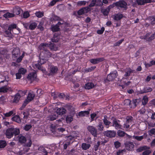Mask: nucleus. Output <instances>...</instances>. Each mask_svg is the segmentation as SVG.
Here are the masks:
<instances>
[{
    "mask_svg": "<svg viewBox=\"0 0 155 155\" xmlns=\"http://www.w3.org/2000/svg\"><path fill=\"white\" fill-rule=\"evenodd\" d=\"M32 127L31 124H26L24 127V129L26 131H28Z\"/></svg>",
    "mask_w": 155,
    "mask_h": 155,
    "instance_id": "58",
    "label": "nucleus"
},
{
    "mask_svg": "<svg viewBox=\"0 0 155 155\" xmlns=\"http://www.w3.org/2000/svg\"><path fill=\"white\" fill-rule=\"evenodd\" d=\"M36 16L38 18H41L44 16L43 12H38L35 13Z\"/></svg>",
    "mask_w": 155,
    "mask_h": 155,
    "instance_id": "46",
    "label": "nucleus"
},
{
    "mask_svg": "<svg viewBox=\"0 0 155 155\" xmlns=\"http://www.w3.org/2000/svg\"><path fill=\"white\" fill-rule=\"evenodd\" d=\"M9 90V88L5 86L2 87L0 88V92L5 93Z\"/></svg>",
    "mask_w": 155,
    "mask_h": 155,
    "instance_id": "39",
    "label": "nucleus"
},
{
    "mask_svg": "<svg viewBox=\"0 0 155 155\" xmlns=\"http://www.w3.org/2000/svg\"><path fill=\"white\" fill-rule=\"evenodd\" d=\"M94 86L93 83L91 82H89L86 84L85 87L87 89H90L92 88Z\"/></svg>",
    "mask_w": 155,
    "mask_h": 155,
    "instance_id": "24",
    "label": "nucleus"
},
{
    "mask_svg": "<svg viewBox=\"0 0 155 155\" xmlns=\"http://www.w3.org/2000/svg\"><path fill=\"white\" fill-rule=\"evenodd\" d=\"M126 149L129 151H133L134 150V145L133 142L127 141L124 143Z\"/></svg>",
    "mask_w": 155,
    "mask_h": 155,
    "instance_id": "9",
    "label": "nucleus"
},
{
    "mask_svg": "<svg viewBox=\"0 0 155 155\" xmlns=\"http://www.w3.org/2000/svg\"><path fill=\"white\" fill-rule=\"evenodd\" d=\"M15 15L14 14L7 12L3 15V17L6 18H8L14 17Z\"/></svg>",
    "mask_w": 155,
    "mask_h": 155,
    "instance_id": "29",
    "label": "nucleus"
},
{
    "mask_svg": "<svg viewBox=\"0 0 155 155\" xmlns=\"http://www.w3.org/2000/svg\"><path fill=\"white\" fill-rule=\"evenodd\" d=\"M7 145L5 141L4 140H0V148H4Z\"/></svg>",
    "mask_w": 155,
    "mask_h": 155,
    "instance_id": "37",
    "label": "nucleus"
},
{
    "mask_svg": "<svg viewBox=\"0 0 155 155\" xmlns=\"http://www.w3.org/2000/svg\"><path fill=\"white\" fill-rule=\"evenodd\" d=\"M114 145L115 148L117 149L120 147L121 143L119 141H117L114 143Z\"/></svg>",
    "mask_w": 155,
    "mask_h": 155,
    "instance_id": "57",
    "label": "nucleus"
},
{
    "mask_svg": "<svg viewBox=\"0 0 155 155\" xmlns=\"http://www.w3.org/2000/svg\"><path fill=\"white\" fill-rule=\"evenodd\" d=\"M111 119L112 120L113 125L112 126L114 127L116 129L120 128L121 126L117 122V119L114 117L111 118Z\"/></svg>",
    "mask_w": 155,
    "mask_h": 155,
    "instance_id": "12",
    "label": "nucleus"
},
{
    "mask_svg": "<svg viewBox=\"0 0 155 155\" xmlns=\"http://www.w3.org/2000/svg\"><path fill=\"white\" fill-rule=\"evenodd\" d=\"M148 101V98L146 96H144L143 97L142 100V104L144 105H146Z\"/></svg>",
    "mask_w": 155,
    "mask_h": 155,
    "instance_id": "42",
    "label": "nucleus"
},
{
    "mask_svg": "<svg viewBox=\"0 0 155 155\" xmlns=\"http://www.w3.org/2000/svg\"><path fill=\"white\" fill-rule=\"evenodd\" d=\"M97 3H99V5L96 4V5L97 6H101L102 4V2L101 0H92L90 4L89 5L88 7L89 8V7H91L94 6Z\"/></svg>",
    "mask_w": 155,
    "mask_h": 155,
    "instance_id": "14",
    "label": "nucleus"
},
{
    "mask_svg": "<svg viewBox=\"0 0 155 155\" xmlns=\"http://www.w3.org/2000/svg\"><path fill=\"white\" fill-rule=\"evenodd\" d=\"M66 110L63 108H59L56 110L57 114L59 115H62L66 113Z\"/></svg>",
    "mask_w": 155,
    "mask_h": 155,
    "instance_id": "17",
    "label": "nucleus"
},
{
    "mask_svg": "<svg viewBox=\"0 0 155 155\" xmlns=\"http://www.w3.org/2000/svg\"><path fill=\"white\" fill-rule=\"evenodd\" d=\"M104 60L103 58H98L96 59H92L90 60V61L91 63L96 64L101 61H102Z\"/></svg>",
    "mask_w": 155,
    "mask_h": 155,
    "instance_id": "15",
    "label": "nucleus"
},
{
    "mask_svg": "<svg viewBox=\"0 0 155 155\" xmlns=\"http://www.w3.org/2000/svg\"><path fill=\"white\" fill-rule=\"evenodd\" d=\"M38 150L39 151H41L43 153H45V154H46L47 153L48 154V153L45 149V148L42 146H40L38 148Z\"/></svg>",
    "mask_w": 155,
    "mask_h": 155,
    "instance_id": "50",
    "label": "nucleus"
},
{
    "mask_svg": "<svg viewBox=\"0 0 155 155\" xmlns=\"http://www.w3.org/2000/svg\"><path fill=\"white\" fill-rule=\"evenodd\" d=\"M12 120L15 121L18 123H21V120L18 115H15L12 118Z\"/></svg>",
    "mask_w": 155,
    "mask_h": 155,
    "instance_id": "23",
    "label": "nucleus"
},
{
    "mask_svg": "<svg viewBox=\"0 0 155 155\" xmlns=\"http://www.w3.org/2000/svg\"><path fill=\"white\" fill-rule=\"evenodd\" d=\"M150 147L146 146L140 147L136 150V151L137 152H142L144 150H149Z\"/></svg>",
    "mask_w": 155,
    "mask_h": 155,
    "instance_id": "22",
    "label": "nucleus"
},
{
    "mask_svg": "<svg viewBox=\"0 0 155 155\" xmlns=\"http://www.w3.org/2000/svg\"><path fill=\"white\" fill-rule=\"evenodd\" d=\"M6 36L9 37L10 38H12V35L11 31H9L8 29L7 30H6L4 32Z\"/></svg>",
    "mask_w": 155,
    "mask_h": 155,
    "instance_id": "31",
    "label": "nucleus"
},
{
    "mask_svg": "<svg viewBox=\"0 0 155 155\" xmlns=\"http://www.w3.org/2000/svg\"><path fill=\"white\" fill-rule=\"evenodd\" d=\"M126 151V150L125 149L119 150L117 151V155H120V153H123L124 152H125Z\"/></svg>",
    "mask_w": 155,
    "mask_h": 155,
    "instance_id": "64",
    "label": "nucleus"
},
{
    "mask_svg": "<svg viewBox=\"0 0 155 155\" xmlns=\"http://www.w3.org/2000/svg\"><path fill=\"white\" fill-rule=\"evenodd\" d=\"M71 143V141H67L64 144V150H66L68 147V146L70 145Z\"/></svg>",
    "mask_w": 155,
    "mask_h": 155,
    "instance_id": "56",
    "label": "nucleus"
},
{
    "mask_svg": "<svg viewBox=\"0 0 155 155\" xmlns=\"http://www.w3.org/2000/svg\"><path fill=\"white\" fill-rule=\"evenodd\" d=\"M91 147L90 144H87L86 143H83L82 144L81 147L83 149L86 150L89 149Z\"/></svg>",
    "mask_w": 155,
    "mask_h": 155,
    "instance_id": "33",
    "label": "nucleus"
},
{
    "mask_svg": "<svg viewBox=\"0 0 155 155\" xmlns=\"http://www.w3.org/2000/svg\"><path fill=\"white\" fill-rule=\"evenodd\" d=\"M86 2L85 1H80L77 3V5L78 6H81L82 5H85L86 4Z\"/></svg>",
    "mask_w": 155,
    "mask_h": 155,
    "instance_id": "54",
    "label": "nucleus"
},
{
    "mask_svg": "<svg viewBox=\"0 0 155 155\" xmlns=\"http://www.w3.org/2000/svg\"><path fill=\"white\" fill-rule=\"evenodd\" d=\"M152 91V89L151 88L147 87L144 88L143 90H141L140 92L141 94H143L151 92Z\"/></svg>",
    "mask_w": 155,
    "mask_h": 155,
    "instance_id": "18",
    "label": "nucleus"
},
{
    "mask_svg": "<svg viewBox=\"0 0 155 155\" xmlns=\"http://www.w3.org/2000/svg\"><path fill=\"white\" fill-rule=\"evenodd\" d=\"M104 134L107 137H114L116 135L115 132L111 130H107L104 131Z\"/></svg>",
    "mask_w": 155,
    "mask_h": 155,
    "instance_id": "13",
    "label": "nucleus"
},
{
    "mask_svg": "<svg viewBox=\"0 0 155 155\" xmlns=\"http://www.w3.org/2000/svg\"><path fill=\"white\" fill-rule=\"evenodd\" d=\"M117 134L118 135L119 137H124L125 134H126L127 136L129 137V138H130V136L128 135L127 134H126L125 132L121 130H118L117 132Z\"/></svg>",
    "mask_w": 155,
    "mask_h": 155,
    "instance_id": "25",
    "label": "nucleus"
},
{
    "mask_svg": "<svg viewBox=\"0 0 155 155\" xmlns=\"http://www.w3.org/2000/svg\"><path fill=\"white\" fill-rule=\"evenodd\" d=\"M115 5L121 8L126 9L127 8V3L123 0L120 1L115 3Z\"/></svg>",
    "mask_w": 155,
    "mask_h": 155,
    "instance_id": "6",
    "label": "nucleus"
},
{
    "mask_svg": "<svg viewBox=\"0 0 155 155\" xmlns=\"http://www.w3.org/2000/svg\"><path fill=\"white\" fill-rule=\"evenodd\" d=\"M12 58L13 60H15L16 58L20 56V51L18 48H16L14 49L12 52Z\"/></svg>",
    "mask_w": 155,
    "mask_h": 155,
    "instance_id": "8",
    "label": "nucleus"
},
{
    "mask_svg": "<svg viewBox=\"0 0 155 155\" xmlns=\"http://www.w3.org/2000/svg\"><path fill=\"white\" fill-rule=\"evenodd\" d=\"M26 141V138L23 136H21L19 137V141L21 143H25Z\"/></svg>",
    "mask_w": 155,
    "mask_h": 155,
    "instance_id": "35",
    "label": "nucleus"
},
{
    "mask_svg": "<svg viewBox=\"0 0 155 155\" xmlns=\"http://www.w3.org/2000/svg\"><path fill=\"white\" fill-rule=\"evenodd\" d=\"M100 142L99 141L97 142V143L94 146V148L95 151H96L98 150V148L99 146Z\"/></svg>",
    "mask_w": 155,
    "mask_h": 155,
    "instance_id": "63",
    "label": "nucleus"
},
{
    "mask_svg": "<svg viewBox=\"0 0 155 155\" xmlns=\"http://www.w3.org/2000/svg\"><path fill=\"white\" fill-rule=\"evenodd\" d=\"M59 40V37L58 36L54 34L53 37L51 38V41L54 42H58Z\"/></svg>",
    "mask_w": 155,
    "mask_h": 155,
    "instance_id": "32",
    "label": "nucleus"
},
{
    "mask_svg": "<svg viewBox=\"0 0 155 155\" xmlns=\"http://www.w3.org/2000/svg\"><path fill=\"white\" fill-rule=\"evenodd\" d=\"M126 123L127 124H131L132 123V122L133 120V117L130 116L127 117L126 118Z\"/></svg>",
    "mask_w": 155,
    "mask_h": 155,
    "instance_id": "34",
    "label": "nucleus"
},
{
    "mask_svg": "<svg viewBox=\"0 0 155 155\" xmlns=\"http://www.w3.org/2000/svg\"><path fill=\"white\" fill-rule=\"evenodd\" d=\"M113 18L115 20L118 21L120 20L124 17L123 15L120 13L113 15Z\"/></svg>",
    "mask_w": 155,
    "mask_h": 155,
    "instance_id": "16",
    "label": "nucleus"
},
{
    "mask_svg": "<svg viewBox=\"0 0 155 155\" xmlns=\"http://www.w3.org/2000/svg\"><path fill=\"white\" fill-rule=\"evenodd\" d=\"M148 19L151 21V24L154 25L155 24V16L149 17Z\"/></svg>",
    "mask_w": 155,
    "mask_h": 155,
    "instance_id": "44",
    "label": "nucleus"
},
{
    "mask_svg": "<svg viewBox=\"0 0 155 155\" xmlns=\"http://www.w3.org/2000/svg\"><path fill=\"white\" fill-rule=\"evenodd\" d=\"M29 16V14L28 12H24L23 14V17L24 18H27Z\"/></svg>",
    "mask_w": 155,
    "mask_h": 155,
    "instance_id": "62",
    "label": "nucleus"
},
{
    "mask_svg": "<svg viewBox=\"0 0 155 155\" xmlns=\"http://www.w3.org/2000/svg\"><path fill=\"white\" fill-rule=\"evenodd\" d=\"M36 73L35 72H33L29 74L28 77V79L33 80L36 78Z\"/></svg>",
    "mask_w": 155,
    "mask_h": 155,
    "instance_id": "20",
    "label": "nucleus"
},
{
    "mask_svg": "<svg viewBox=\"0 0 155 155\" xmlns=\"http://www.w3.org/2000/svg\"><path fill=\"white\" fill-rule=\"evenodd\" d=\"M21 11V9L20 8L18 7H16L13 8V12L14 14L18 15L20 14Z\"/></svg>",
    "mask_w": 155,
    "mask_h": 155,
    "instance_id": "21",
    "label": "nucleus"
},
{
    "mask_svg": "<svg viewBox=\"0 0 155 155\" xmlns=\"http://www.w3.org/2000/svg\"><path fill=\"white\" fill-rule=\"evenodd\" d=\"M48 46V44L47 43H41L39 45L38 48L41 50L39 56L41 58H47L51 56V53L46 48V47Z\"/></svg>",
    "mask_w": 155,
    "mask_h": 155,
    "instance_id": "1",
    "label": "nucleus"
},
{
    "mask_svg": "<svg viewBox=\"0 0 155 155\" xmlns=\"http://www.w3.org/2000/svg\"><path fill=\"white\" fill-rule=\"evenodd\" d=\"M13 113V111L11 110L9 111L8 113H6L5 114H4V115L5 117H8L11 116Z\"/></svg>",
    "mask_w": 155,
    "mask_h": 155,
    "instance_id": "60",
    "label": "nucleus"
},
{
    "mask_svg": "<svg viewBox=\"0 0 155 155\" xmlns=\"http://www.w3.org/2000/svg\"><path fill=\"white\" fill-rule=\"evenodd\" d=\"M137 99H135L133 100L132 101H131L130 107L131 108H134L136 107L137 105Z\"/></svg>",
    "mask_w": 155,
    "mask_h": 155,
    "instance_id": "27",
    "label": "nucleus"
},
{
    "mask_svg": "<svg viewBox=\"0 0 155 155\" xmlns=\"http://www.w3.org/2000/svg\"><path fill=\"white\" fill-rule=\"evenodd\" d=\"M59 27V26L57 25L52 26L51 27V30L53 32L58 31L60 30Z\"/></svg>",
    "mask_w": 155,
    "mask_h": 155,
    "instance_id": "30",
    "label": "nucleus"
},
{
    "mask_svg": "<svg viewBox=\"0 0 155 155\" xmlns=\"http://www.w3.org/2000/svg\"><path fill=\"white\" fill-rule=\"evenodd\" d=\"M104 27H102L101 28V29L100 30H98L97 31V33L98 34H102L104 30Z\"/></svg>",
    "mask_w": 155,
    "mask_h": 155,
    "instance_id": "59",
    "label": "nucleus"
},
{
    "mask_svg": "<svg viewBox=\"0 0 155 155\" xmlns=\"http://www.w3.org/2000/svg\"><path fill=\"white\" fill-rule=\"evenodd\" d=\"M8 29L9 31H12L15 34H18L19 33V31L18 28H17V25L15 24L9 25Z\"/></svg>",
    "mask_w": 155,
    "mask_h": 155,
    "instance_id": "5",
    "label": "nucleus"
},
{
    "mask_svg": "<svg viewBox=\"0 0 155 155\" xmlns=\"http://www.w3.org/2000/svg\"><path fill=\"white\" fill-rule=\"evenodd\" d=\"M131 104V101L128 99H126L124 101V104L126 106L129 105L130 107Z\"/></svg>",
    "mask_w": 155,
    "mask_h": 155,
    "instance_id": "48",
    "label": "nucleus"
},
{
    "mask_svg": "<svg viewBox=\"0 0 155 155\" xmlns=\"http://www.w3.org/2000/svg\"><path fill=\"white\" fill-rule=\"evenodd\" d=\"M18 72L21 74H24L26 72V70L24 68H20L18 70Z\"/></svg>",
    "mask_w": 155,
    "mask_h": 155,
    "instance_id": "43",
    "label": "nucleus"
},
{
    "mask_svg": "<svg viewBox=\"0 0 155 155\" xmlns=\"http://www.w3.org/2000/svg\"><path fill=\"white\" fill-rule=\"evenodd\" d=\"M41 65L38 62V64H35V67L38 69L43 71L44 69H42V68Z\"/></svg>",
    "mask_w": 155,
    "mask_h": 155,
    "instance_id": "53",
    "label": "nucleus"
},
{
    "mask_svg": "<svg viewBox=\"0 0 155 155\" xmlns=\"http://www.w3.org/2000/svg\"><path fill=\"white\" fill-rule=\"evenodd\" d=\"M58 117V115L56 114H54L53 115L50 116L49 118L51 120H53L56 119Z\"/></svg>",
    "mask_w": 155,
    "mask_h": 155,
    "instance_id": "49",
    "label": "nucleus"
},
{
    "mask_svg": "<svg viewBox=\"0 0 155 155\" xmlns=\"http://www.w3.org/2000/svg\"><path fill=\"white\" fill-rule=\"evenodd\" d=\"M90 10V8L89 7H85L82 8L79 10L77 12L78 15H81L85 13H87Z\"/></svg>",
    "mask_w": 155,
    "mask_h": 155,
    "instance_id": "11",
    "label": "nucleus"
},
{
    "mask_svg": "<svg viewBox=\"0 0 155 155\" xmlns=\"http://www.w3.org/2000/svg\"><path fill=\"white\" fill-rule=\"evenodd\" d=\"M155 38V34H152L150 37L148 38L147 39V41H150L154 39Z\"/></svg>",
    "mask_w": 155,
    "mask_h": 155,
    "instance_id": "55",
    "label": "nucleus"
},
{
    "mask_svg": "<svg viewBox=\"0 0 155 155\" xmlns=\"http://www.w3.org/2000/svg\"><path fill=\"white\" fill-rule=\"evenodd\" d=\"M88 131L94 137H97V130L96 128L92 126H88L87 127Z\"/></svg>",
    "mask_w": 155,
    "mask_h": 155,
    "instance_id": "4",
    "label": "nucleus"
},
{
    "mask_svg": "<svg viewBox=\"0 0 155 155\" xmlns=\"http://www.w3.org/2000/svg\"><path fill=\"white\" fill-rule=\"evenodd\" d=\"M125 72L124 76L125 77H128L131 74L135 73V71L134 70H132L130 68H128L126 70Z\"/></svg>",
    "mask_w": 155,
    "mask_h": 155,
    "instance_id": "19",
    "label": "nucleus"
},
{
    "mask_svg": "<svg viewBox=\"0 0 155 155\" xmlns=\"http://www.w3.org/2000/svg\"><path fill=\"white\" fill-rule=\"evenodd\" d=\"M49 74L53 75L56 74L58 71V68L56 66L53 65H49L48 66Z\"/></svg>",
    "mask_w": 155,
    "mask_h": 155,
    "instance_id": "7",
    "label": "nucleus"
},
{
    "mask_svg": "<svg viewBox=\"0 0 155 155\" xmlns=\"http://www.w3.org/2000/svg\"><path fill=\"white\" fill-rule=\"evenodd\" d=\"M98 129L99 131H103L104 130V127L101 122H99L97 126Z\"/></svg>",
    "mask_w": 155,
    "mask_h": 155,
    "instance_id": "45",
    "label": "nucleus"
},
{
    "mask_svg": "<svg viewBox=\"0 0 155 155\" xmlns=\"http://www.w3.org/2000/svg\"><path fill=\"white\" fill-rule=\"evenodd\" d=\"M27 91V90H24L23 91H19L17 93L21 97L24 96L25 95Z\"/></svg>",
    "mask_w": 155,
    "mask_h": 155,
    "instance_id": "40",
    "label": "nucleus"
},
{
    "mask_svg": "<svg viewBox=\"0 0 155 155\" xmlns=\"http://www.w3.org/2000/svg\"><path fill=\"white\" fill-rule=\"evenodd\" d=\"M35 96H36L35 94L33 92L31 91V92H29L28 94L27 99L24 101L21 107L20 108V109L22 110L24 109L28 103L33 99Z\"/></svg>",
    "mask_w": 155,
    "mask_h": 155,
    "instance_id": "3",
    "label": "nucleus"
},
{
    "mask_svg": "<svg viewBox=\"0 0 155 155\" xmlns=\"http://www.w3.org/2000/svg\"><path fill=\"white\" fill-rule=\"evenodd\" d=\"M40 57V61L39 63L41 64L42 65L46 62V58H41Z\"/></svg>",
    "mask_w": 155,
    "mask_h": 155,
    "instance_id": "47",
    "label": "nucleus"
},
{
    "mask_svg": "<svg viewBox=\"0 0 155 155\" xmlns=\"http://www.w3.org/2000/svg\"><path fill=\"white\" fill-rule=\"evenodd\" d=\"M20 134V130L18 129L14 128H10L8 129L5 134L7 137L10 138L15 135V136L18 135Z\"/></svg>",
    "mask_w": 155,
    "mask_h": 155,
    "instance_id": "2",
    "label": "nucleus"
},
{
    "mask_svg": "<svg viewBox=\"0 0 155 155\" xmlns=\"http://www.w3.org/2000/svg\"><path fill=\"white\" fill-rule=\"evenodd\" d=\"M43 92L41 89H38L37 90L36 94H35V95L36 97H39L41 95L43 94Z\"/></svg>",
    "mask_w": 155,
    "mask_h": 155,
    "instance_id": "38",
    "label": "nucleus"
},
{
    "mask_svg": "<svg viewBox=\"0 0 155 155\" xmlns=\"http://www.w3.org/2000/svg\"><path fill=\"white\" fill-rule=\"evenodd\" d=\"M110 11L109 10V9L107 8L106 9H102L101 10V12L105 16L108 15Z\"/></svg>",
    "mask_w": 155,
    "mask_h": 155,
    "instance_id": "26",
    "label": "nucleus"
},
{
    "mask_svg": "<svg viewBox=\"0 0 155 155\" xmlns=\"http://www.w3.org/2000/svg\"><path fill=\"white\" fill-rule=\"evenodd\" d=\"M117 77L116 74L114 73H110L108 75L107 78L104 80L105 83L107 82L108 81H111L114 80Z\"/></svg>",
    "mask_w": 155,
    "mask_h": 155,
    "instance_id": "10",
    "label": "nucleus"
},
{
    "mask_svg": "<svg viewBox=\"0 0 155 155\" xmlns=\"http://www.w3.org/2000/svg\"><path fill=\"white\" fill-rule=\"evenodd\" d=\"M37 26V24L35 22L31 23L29 26V28L31 30H33Z\"/></svg>",
    "mask_w": 155,
    "mask_h": 155,
    "instance_id": "41",
    "label": "nucleus"
},
{
    "mask_svg": "<svg viewBox=\"0 0 155 155\" xmlns=\"http://www.w3.org/2000/svg\"><path fill=\"white\" fill-rule=\"evenodd\" d=\"M133 138L137 140L141 141L143 138V136H133Z\"/></svg>",
    "mask_w": 155,
    "mask_h": 155,
    "instance_id": "51",
    "label": "nucleus"
},
{
    "mask_svg": "<svg viewBox=\"0 0 155 155\" xmlns=\"http://www.w3.org/2000/svg\"><path fill=\"white\" fill-rule=\"evenodd\" d=\"M107 116L105 115L104 116V118L103 119V122L104 124L106 126H109L111 124V122L108 121L107 119Z\"/></svg>",
    "mask_w": 155,
    "mask_h": 155,
    "instance_id": "28",
    "label": "nucleus"
},
{
    "mask_svg": "<svg viewBox=\"0 0 155 155\" xmlns=\"http://www.w3.org/2000/svg\"><path fill=\"white\" fill-rule=\"evenodd\" d=\"M32 144L31 140L30 139L29 140V142L28 143H27L24 146V147H29L31 146Z\"/></svg>",
    "mask_w": 155,
    "mask_h": 155,
    "instance_id": "61",
    "label": "nucleus"
},
{
    "mask_svg": "<svg viewBox=\"0 0 155 155\" xmlns=\"http://www.w3.org/2000/svg\"><path fill=\"white\" fill-rule=\"evenodd\" d=\"M21 98V97L18 94V93H16L15 96L14 98L13 101V102L14 103H17L18 102L19 99Z\"/></svg>",
    "mask_w": 155,
    "mask_h": 155,
    "instance_id": "36",
    "label": "nucleus"
},
{
    "mask_svg": "<svg viewBox=\"0 0 155 155\" xmlns=\"http://www.w3.org/2000/svg\"><path fill=\"white\" fill-rule=\"evenodd\" d=\"M73 120L72 117L71 116H68L66 117V121L67 123H70Z\"/></svg>",
    "mask_w": 155,
    "mask_h": 155,
    "instance_id": "52",
    "label": "nucleus"
}]
</instances>
